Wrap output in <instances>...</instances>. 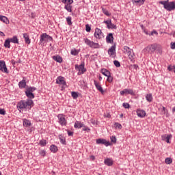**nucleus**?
Masks as SVG:
<instances>
[{
    "label": "nucleus",
    "mask_w": 175,
    "mask_h": 175,
    "mask_svg": "<svg viewBox=\"0 0 175 175\" xmlns=\"http://www.w3.org/2000/svg\"><path fill=\"white\" fill-rule=\"evenodd\" d=\"M33 106V100H32L31 98H28L27 100H21L18 103L16 107L18 110L21 113L22 110H24L25 109L26 110L29 109V110H31L32 107Z\"/></svg>",
    "instance_id": "1"
},
{
    "label": "nucleus",
    "mask_w": 175,
    "mask_h": 175,
    "mask_svg": "<svg viewBox=\"0 0 175 175\" xmlns=\"http://www.w3.org/2000/svg\"><path fill=\"white\" fill-rule=\"evenodd\" d=\"M157 49H158L157 44H149L145 49H143V53H144V54H154Z\"/></svg>",
    "instance_id": "2"
},
{
    "label": "nucleus",
    "mask_w": 175,
    "mask_h": 175,
    "mask_svg": "<svg viewBox=\"0 0 175 175\" xmlns=\"http://www.w3.org/2000/svg\"><path fill=\"white\" fill-rule=\"evenodd\" d=\"M160 3L163 5L164 9L168 10L169 12H172V10H175V3L174 1L168 2V1H161Z\"/></svg>",
    "instance_id": "3"
},
{
    "label": "nucleus",
    "mask_w": 175,
    "mask_h": 175,
    "mask_svg": "<svg viewBox=\"0 0 175 175\" xmlns=\"http://www.w3.org/2000/svg\"><path fill=\"white\" fill-rule=\"evenodd\" d=\"M75 70L78 71V76H81V75H84L85 72H87V68H85L84 62L81 63L80 65L75 64Z\"/></svg>",
    "instance_id": "4"
},
{
    "label": "nucleus",
    "mask_w": 175,
    "mask_h": 175,
    "mask_svg": "<svg viewBox=\"0 0 175 175\" xmlns=\"http://www.w3.org/2000/svg\"><path fill=\"white\" fill-rule=\"evenodd\" d=\"M33 91H36V88L29 87L26 89L25 95L29 99H33L35 98V94H33Z\"/></svg>",
    "instance_id": "5"
},
{
    "label": "nucleus",
    "mask_w": 175,
    "mask_h": 175,
    "mask_svg": "<svg viewBox=\"0 0 175 175\" xmlns=\"http://www.w3.org/2000/svg\"><path fill=\"white\" fill-rule=\"evenodd\" d=\"M85 43L92 49H99L100 45L98 43L94 42L93 41L90 40L88 38L85 39Z\"/></svg>",
    "instance_id": "6"
},
{
    "label": "nucleus",
    "mask_w": 175,
    "mask_h": 175,
    "mask_svg": "<svg viewBox=\"0 0 175 175\" xmlns=\"http://www.w3.org/2000/svg\"><path fill=\"white\" fill-rule=\"evenodd\" d=\"M57 118L59 120L58 122L62 126H66V119H65V116L64 114L57 115Z\"/></svg>",
    "instance_id": "7"
},
{
    "label": "nucleus",
    "mask_w": 175,
    "mask_h": 175,
    "mask_svg": "<svg viewBox=\"0 0 175 175\" xmlns=\"http://www.w3.org/2000/svg\"><path fill=\"white\" fill-rule=\"evenodd\" d=\"M94 36L96 38V39H102L103 38H105V36H103V33L102 32V30H100V29L99 28L95 29Z\"/></svg>",
    "instance_id": "8"
},
{
    "label": "nucleus",
    "mask_w": 175,
    "mask_h": 175,
    "mask_svg": "<svg viewBox=\"0 0 175 175\" xmlns=\"http://www.w3.org/2000/svg\"><path fill=\"white\" fill-rule=\"evenodd\" d=\"M46 39H47L48 40H50L51 42V40H53V37L47 35L46 33H43L40 36V43H43V42H44V40H46Z\"/></svg>",
    "instance_id": "9"
},
{
    "label": "nucleus",
    "mask_w": 175,
    "mask_h": 175,
    "mask_svg": "<svg viewBox=\"0 0 175 175\" xmlns=\"http://www.w3.org/2000/svg\"><path fill=\"white\" fill-rule=\"evenodd\" d=\"M0 70L1 72H3V73H9V70H8V67H6V64L3 60H0Z\"/></svg>",
    "instance_id": "10"
},
{
    "label": "nucleus",
    "mask_w": 175,
    "mask_h": 175,
    "mask_svg": "<svg viewBox=\"0 0 175 175\" xmlns=\"http://www.w3.org/2000/svg\"><path fill=\"white\" fill-rule=\"evenodd\" d=\"M56 84H61L64 87H66V81H65V78L64 77L59 76L56 79Z\"/></svg>",
    "instance_id": "11"
},
{
    "label": "nucleus",
    "mask_w": 175,
    "mask_h": 175,
    "mask_svg": "<svg viewBox=\"0 0 175 175\" xmlns=\"http://www.w3.org/2000/svg\"><path fill=\"white\" fill-rule=\"evenodd\" d=\"M120 95H135V92L132 89H124L120 91Z\"/></svg>",
    "instance_id": "12"
},
{
    "label": "nucleus",
    "mask_w": 175,
    "mask_h": 175,
    "mask_svg": "<svg viewBox=\"0 0 175 175\" xmlns=\"http://www.w3.org/2000/svg\"><path fill=\"white\" fill-rule=\"evenodd\" d=\"M108 54L110 57L114 58V55H116V43L108 49Z\"/></svg>",
    "instance_id": "13"
},
{
    "label": "nucleus",
    "mask_w": 175,
    "mask_h": 175,
    "mask_svg": "<svg viewBox=\"0 0 175 175\" xmlns=\"http://www.w3.org/2000/svg\"><path fill=\"white\" fill-rule=\"evenodd\" d=\"M96 144H104L106 147H108V146H110V142L107 141L105 139H96Z\"/></svg>",
    "instance_id": "14"
},
{
    "label": "nucleus",
    "mask_w": 175,
    "mask_h": 175,
    "mask_svg": "<svg viewBox=\"0 0 175 175\" xmlns=\"http://www.w3.org/2000/svg\"><path fill=\"white\" fill-rule=\"evenodd\" d=\"M106 42L107 43H110L112 44V43H114V37L113 36L112 33H109L107 34L106 37Z\"/></svg>",
    "instance_id": "15"
},
{
    "label": "nucleus",
    "mask_w": 175,
    "mask_h": 175,
    "mask_svg": "<svg viewBox=\"0 0 175 175\" xmlns=\"http://www.w3.org/2000/svg\"><path fill=\"white\" fill-rule=\"evenodd\" d=\"M137 115L139 118H144L146 117V111L140 109H137L136 111Z\"/></svg>",
    "instance_id": "16"
},
{
    "label": "nucleus",
    "mask_w": 175,
    "mask_h": 175,
    "mask_svg": "<svg viewBox=\"0 0 175 175\" xmlns=\"http://www.w3.org/2000/svg\"><path fill=\"white\" fill-rule=\"evenodd\" d=\"M94 85H95L96 90H98V91L101 92V94H103V92H105V91L103 90V88H102V85H100V83L96 81V80H94Z\"/></svg>",
    "instance_id": "17"
},
{
    "label": "nucleus",
    "mask_w": 175,
    "mask_h": 175,
    "mask_svg": "<svg viewBox=\"0 0 175 175\" xmlns=\"http://www.w3.org/2000/svg\"><path fill=\"white\" fill-rule=\"evenodd\" d=\"M131 2L135 5V6H142V5H144L146 0H132Z\"/></svg>",
    "instance_id": "18"
},
{
    "label": "nucleus",
    "mask_w": 175,
    "mask_h": 175,
    "mask_svg": "<svg viewBox=\"0 0 175 175\" xmlns=\"http://www.w3.org/2000/svg\"><path fill=\"white\" fill-rule=\"evenodd\" d=\"M124 54H132V53H133V50L131 49V48H129V46H125L124 47V50H123Z\"/></svg>",
    "instance_id": "19"
},
{
    "label": "nucleus",
    "mask_w": 175,
    "mask_h": 175,
    "mask_svg": "<svg viewBox=\"0 0 175 175\" xmlns=\"http://www.w3.org/2000/svg\"><path fill=\"white\" fill-rule=\"evenodd\" d=\"M23 38L25 39V43H27V44H31V40L29 39V36L27 33H23Z\"/></svg>",
    "instance_id": "20"
},
{
    "label": "nucleus",
    "mask_w": 175,
    "mask_h": 175,
    "mask_svg": "<svg viewBox=\"0 0 175 175\" xmlns=\"http://www.w3.org/2000/svg\"><path fill=\"white\" fill-rule=\"evenodd\" d=\"M104 163L107 166H113V160L111 159H106L104 161Z\"/></svg>",
    "instance_id": "21"
},
{
    "label": "nucleus",
    "mask_w": 175,
    "mask_h": 175,
    "mask_svg": "<svg viewBox=\"0 0 175 175\" xmlns=\"http://www.w3.org/2000/svg\"><path fill=\"white\" fill-rule=\"evenodd\" d=\"M0 21H2L4 24H9V19L5 16L0 15Z\"/></svg>",
    "instance_id": "22"
},
{
    "label": "nucleus",
    "mask_w": 175,
    "mask_h": 175,
    "mask_svg": "<svg viewBox=\"0 0 175 175\" xmlns=\"http://www.w3.org/2000/svg\"><path fill=\"white\" fill-rule=\"evenodd\" d=\"M19 88H25L27 87V82L25 79H23L18 83Z\"/></svg>",
    "instance_id": "23"
},
{
    "label": "nucleus",
    "mask_w": 175,
    "mask_h": 175,
    "mask_svg": "<svg viewBox=\"0 0 175 175\" xmlns=\"http://www.w3.org/2000/svg\"><path fill=\"white\" fill-rule=\"evenodd\" d=\"M100 72L102 73V75H103L104 76H106V77H107V76H109V75H111L110 71H109L106 68H102L100 70Z\"/></svg>",
    "instance_id": "24"
},
{
    "label": "nucleus",
    "mask_w": 175,
    "mask_h": 175,
    "mask_svg": "<svg viewBox=\"0 0 175 175\" xmlns=\"http://www.w3.org/2000/svg\"><path fill=\"white\" fill-rule=\"evenodd\" d=\"M82 126H84V123L79 121L75 122L74 128H78V129H80Z\"/></svg>",
    "instance_id": "25"
},
{
    "label": "nucleus",
    "mask_w": 175,
    "mask_h": 175,
    "mask_svg": "<svg viewBox=\"0 0 175 175\" xmlns=\"http://www.w3.org/2000/svg\"><path fill=\"white\" fill-rule=\"evenodd\" d=\"M53 59L56 61V62H59V64L62 62V57L59 55L53 56Z\"/></svg>",
    "instance_id": "26"
},
{
    "label": "nucleus",
    "mask_w": 175,
    "mask_h": 175,
    "mask_svg": "<svg viewBox=\"0 0 175 175\" xmlns=\"http://www.w3.org/2000/svg\"><path fill=\"white\" fill-rule=\"evenodd\" d=\"M59 139L60 140V143L62 144H64V146H66V139L62 135H59Z\"/></svg>",
    "instance_id": "27"
},
{
    "label": "nucleus",
    "mask_w": 175,
    "mask_h": 175,
    "mask_svg": "<svg viewBox=\"0 0 175 175\" xmlns=\"http://www.w3.org/2000/svg\"><path fill=\"white\" fill-rule=\"evenodd\" d=\"M9 40L11 43L18 44V38H17V36H13L12 38H9Z\"/></svg>",
    "instance_id": "28"
},
{
    "label": "nucleus",
    "mask_w": 175,
    "mask_h": 175,
    "mask_svg": "<svg viewBox=\"0 0 175 175\" xmlns=\"http://www.w3.org/2000/svg\"><path fill=\"white\" fill-rule=\"evenodd\" d=\"M165 137L166 139V143H170V139H172V135H162V139L163 140H165Z\"/></svg>",
    "instance_id": "29"
},
{
    "label": "nucleus",
    "mask_w": 175,
    "mask_h": 175,
    "mask_svg": "<svg viewBox=\"0 0 175 175\" xmlns=\"http://www.w3.org/2000/svg\"><path fill=\"white\" fill-rule=\"evenodd\" d=\"M10 40L8 38L7 40H5L4 42V47H5V49H10Z\"/></svg>",
    "instance_id": "30"
},
{
    "label": "nucleus",
    "mask_w": 175,
    "mask_h": 175,
    "mask_svg": "<svg viewBox=\"0 0 175 175\" xmlns=\"http://www.w3.org/2000/svg\"><path fill=\"white\" fill-rule=\"evenodd\" d=\"M50 150H51V152L55 153V152H57V151H58V147H57V146H55V145H51L50 146Z\"/></svg>",
    "instance_id": "31"
},
{
    "label": "nucleus",
    "mask_w": 175,
    "mask_h": 175,
    "mask_svg": "<svg viewBox=\"0 0 175 175\" xmlns=\"http://www.w3.org/2000/svg\"><path fill=\"white\" fill-rule=\"evenodd\" d=\"M23 126H25L26 128H28V126H31V121L25 119L23 120Z\"/></svg>",
    "instance_id": "32"
},
{
    "label": "nucleus",
    "mask_w": 175,
    "mask_h": 175,
    "mask_svg": "<svg viewBox=\"0 0 175 175\" xmlns=\"http://www.w3.org/2000/svg\"><path fill=\"white\" fill-rule=\"evenodd\" d=\"M108 29H117V25L113 24L111 22L109 25H107Z\"/></svg>",
    "instance_id": "33"
},
{
    "label": "nucleus",
    "mask_w": 175,
    "mask_h": 175,
    "mask_svg": "<svg viewBox=\"0 0 175 175\" xmlns=\"http://www.w3.org/2000/svg\"><path fill=\"white\" fill-rule=\"evenodd\" d=\"M64 9H66V10H67V12L72 13V5H71L66 4L64 6Z\"/></svg>",
    "instance_id": "34"
},
{
    "label": "nucleus",
    "mask_w": 175,
    "mask_h": 175,
    "mask_svg": "<svg viewBox=\"0 0 175 175\" xmlns=\"http://www.w3.org/2000/svg\"><path fill=\"white\" fill-rule=\"evenodd\" d=\"M146 99L148 102H152V94H146Z\"/></svg>",
    "instance_id": "35"
},
{
    "label": "nucleus",
    "mask_w": 175,
    "mask_h": 175,
    "mask_svg": "<svg viewBox=\"0 0 175 175\" xmlns=\"http://www.w3.org/2000/svg\"><path fill=\"white\" fill-rule=\"evenodd\" d=\"M62 2L66 5H72V3H73V0H62Z\"/></svg>",
    "instance_id": "36"
},
{
    "label": "nucleus",
    "mask_w": 175,
    "mask_h": 175,
    "mask_svg": "<svg viewBox=\"0 0 175 175\" xmlns=\"http://www.w3.org/2000/svg\"><path fill=\"white\" fill-rule=\"evenodd\" d=\"M172 162H173V159H172V158L167 157V158L165 159V163L167 165H170V163H172Z\"/></svg>",
    "instance_id": "37"
},
{
    "label": "nucleus",
    "mask_w": 175,
    "mask_h": 175,
    "mask_svg": "<svg viewBox=\"0 0 175 175\" xmlns=\"http://www.w3.org/2000/svg\"><path fill=\"white\" fill-rule=\"evenodd\" d=\"M71 96L73 98V99H76L77 98H79V94L76 92H72Z\"/></svg>",
    "instance_id": "38"
},
{
    "label": "nucleus",
    "mask_w": 175,
    "mask_h": 175,
    "mask_svg": "<svg viewBox=\"0 0 175 175\" xmlns=\"http://www.w3.org/2000/svg\"><path fill=\"white\" fill-rule=\"evenodd\" d=\"M40 144L42 147H44V146H46V144H47V141H46V139H42L40 141Z\"/></svg>",
    "instance_id": "39"
},
{
    "label": "nucleus",
    "mask_w": 175,
    "mask_h": 175,
    "mask_svg": "<svg viewBox=\"0 0 175 175\" xmlns=\"http://www.w3.org/2000/svg\"><path fill=\"white\" fill-rule=\"evenodd\" d=\"M67 24L68 25H72V17L68 16L66 18Z\"/></svg>",
    "instance_id": "40"
},
{
    "label": "nucleus",
    "mask_w": 175,
    "mask_h": 175,
    "mask_svg": "<svg viewBox=\"0 0 175 175\" xmlns=\"http://www.w3.org/2000/svg\"><path fill=\"white\" fill-rule=\"evenodd\" d=\"M70 53L72 55H77L79 54V51L76 49H72Z\"/></svg>",
    "instance_id": "41"
},
{
    "label": "nucleus",
    "mask_w": 175,
    "mask_h": 175,
    "mask_svg": "<svg viewBox=\"0 0 175 175\" xmlns=\"http://www.w3.org/2000/svg\"><path fill=\"white\" fill-rule=\"evenodd\" d=\"M114 127L118 128V129H121L122 128V125H121V124H120L118 122H116L114 124Z\"/></svg>",
    "instance_id": "42"
},
{
    "label": "nucleus",
    "mask_w": 175,
    "mask_h": 175,
    "mask_svg": "<svg viewBox=\"0 0 175 175\" xmlns=\"http://www.w3.org/2000/svg\"><path fill=\"white\" fill-rule=\"evenodd\" d=\"M113 64L115 66H116V68H120V66H121V64H120V62H118V60H114Z\"/></svg>",
    "instance_id": "43"
},
{
    "label": "nucleus",
    "mask_w": 175,
    "mask_h": 175,
    "mask_svg": "<svg viewBox=\"0 0 175 175\" xmlns=\"http://www.w3.org/2000/svg\"><path fill=\"white\" fill-rule=\"evenodd\" d=\"M107 77V81L109 83H111V81H113V77H111V74H109V75H108Z\"/></svg>",
    "instance_id": "44"
},
{
    "label": "nucleus",
    "mask_w": 175,
    "mask_h": 175,
    "mask_svg": "<svg viewBox=\"0 0 175 175\" xmlns=\"http://www.w3.org/2000/svg\"><path fill=\"white\" fill-rule=\"evenodd\" d=\"M129 58L130 59V61H133L134 59V57H135V53H129Z\"/></svg>",
    "instance_id": "45"
},
{
    "label": "nucleus",
    "mask_w": 175,
    "mask_h": 175,
    "mask_svg": "<svg viewBox=\"0 0 175 175\" xmlns=\"http://www.w3.org/2000/svg\"><path fill=\"white\" fill-rule=\"evenodd\" d=\"M102 11L104 13V14H105V16H110V14L109 13V11L103 8Z\"/></svg>",
    "instance_id": "46"
},
{
    "label": "nucleus",
    "mask_w": 175,
    "mask_h": 175,
    "mask_svg": "<svg viewBox=\"0 0 175 175\" xmlns=\"http://www.w3.org/2000/svg\"><path fill=\"white\" fill-rule=\"evenodd\" d=\"M122 106L124 107V109H129V107H131V105H129V103H124Z\"/></svg>",
    "instance_id": "47"
},
{
    "label": "nucleus",
    "mask_w": 175,
    "mask_h": 175,
    "mask_svg": "<svg viewBox=\"0 0 175 175\" xmlns=\"http://www.w3.org/2000/svg\"><path fill=\"white\" fill-rule=\"evenodd\" d=\"M82 128H83L82 131H87L88 132H90V131H91V129L88 128V126H85L84 124H83V126H82Z\"/></svg>",
    "instance_id": "48"
},
{
    "label": "nucleus",
    "mask_w": 175,
    "mask_h": 175,
    "mask_svg": "<svg viewBox=\"0 0 175 175\" xmlns=\"http://www.w3.org/2000/svg\"><path fill=\"white\" fill-rule=\"evenodd\" d=\"M111 143H117V138L116 137V136L111 137Z\"/></svg>",
    "instance_id": "49"
},
{
    "label": "nucleus",
    "mask_w": 175,
    "mask_h": 175,
    "mask_svg": "<svg viewBox=\"0 0 175 175\" xmlns=\"http://www.w3.org/2000/svg\"><path fill=\"white\" fill-rule=\"evenodd\" d=\"M85 31L86 32H91V27H90V25H85Z\"/></svg>",
    "instance_id": "50"
},
{
    "label": "nucleus",
    "mask_w": 175,
    "mask_h": 175,
    "mask_svg": "<svg viewBox=\"0 0 175 175\" xmlns=\"http://www.w3.org/2000/svg\"><path fill=\"white\" fill-rule=\"evenodd\" d=\"M0 114L1 116H5V114H6V111L5 110V109L0 108Z\"/></svg>",
    "instance_id": "51"
},
{
    "label": "nucleus",
    "mask_w": 175,
    "mask_h": 175,
    "mask_svg": "<svg viewBox=\"0 0 175 175\" xmlns=\"http://www.w3.org/2000/svg\"><path fill=\"white\" fill-rule=\"evenodd\" d=\"M174 69H175V66H168L167 67V70L170 72H172V70H174Z\"/></svg>",
    "instance_id": "52"
},
{
    "label": "nucleus",
    "mask_w": 175,
    "mask_h": 175,
    "mask_svg": "<svg viewBox=\"0 0 175 175\" xmlns=\"http://www.w3.org/2000/svg\"><path fill=\"white\" fill-rule=\"evenodd\" d=\"M40 155L41 157H44V155H46V150H41V151H40Z\"/></svg>",
    "instance_id": "53"
},
{
    "label": "nucleus",
    "mask_w": 175,
    "mask_h": 175,
    "mask_svg": "<svg viewBox=\"0 0 175 175\" xmlns=\"http://www.w3.org/2000/svg\"><path fill=\"white\" fill-rule=\"evenodd\" d=\"M111 23V20H107L104 21V23L107 24V25H109Z\"/></svg>",
    "instance_id": "54"
},
{
    "label": "nucleus",
    "mask_w": 175,
    "mask_h": 175,
    "mask_svg": "<svg viewBox=\"0 0 175 175\" xmlns=\"http://www.w3.org/2000/svg\"><path fill=\"white\" fill-rule=\"evenodd\" d=\"M171 49L172 50L175 49V42H171Z\"/></svg>",
    "instance_id": "55"
},
{
    "label": "nucleus",
    "mask_w": 175,
    "mask_h": 175,
    "mask_svg": "<svg viewBox=\"0 0 175 175\" xmlns=\"http://www.w3.org/2000/svg\"><path fill=\"white\" fill-rule=\"evenodd\" d=\"M67 132L68 136H73V131H68Z\"/></svg>",
    "instance_id": "56"
},
{
    "label": "nucleus",
    "mask_w": 175,
    "mask_h": 175,
    "mask_svg": "<svg viewBox=\"0 0 175 175\" xmlns=\"http://www.w3.org/2000/svg\"><path fill=\"white\" fill-rule=\"evenodd\" d=\"M154 33L155 34V35H158V32L157 31H155V30H153L152 32H151V33H150V35H154Z\"/></svg>",
    "instance_id": "57"
},
{
    "label": "nucleus",
    "mask_w": 175,
    "mask_h": 175,
    "mask_svg": "<svg viewBox=\"0 0 175 175\" xmlns=\"http://www.w3.org/2000/svg\"><path fill=\"white\" fill-rule=\"evenodd\" d=\"M163 114H166V111H167V110H166V108L165 107H163V110H162Z\"/></svg>",
    "instance_id": "58"
},
{
    "label": "nucleus",
    "mask_w": 175,
    "mask_h": 175,
    "mask_svg": "<svg viewBox=\"0 0 175 175\" xmlns=\"http://www.w3.org/2000/svg\"><path fill=\"white\" fill-rule=\"evenodd\" d=\"M133 66V68H134L135 69H137V68H139V66H137V65H136V64H134Z\"/></svg>",
    "instance_id": "59"
},
{
    "label": "nucleus",
    "mask_w": 175,
    "mask_h": 175,
    "mask_svg": "<svg viewBox=\"0 0 175 175\" xmlns=\"http://www.w3.org/2000/svg\"><path fill=\"white\" fill-rule=\"evenodd\" d=\"M0 36H5V33L2 31H0Z\"/></svg>",
    "instance_id": "60"
},
{
    "label": "nucleus",
    "mask_w": 175,
    "mask_h": 175,
    "mask_svg": "<svg viewBox=\"0 0 175 175\" xmlns=\"http://www.w3.org/2000/svg\"><path fill=\"white\" fill-rule=\"evenodd\" d=\"M31 18H33L35 17V14L31 13Z\"/></svg>",
    "instance_id": "61"
},
{
    "label": "nucleus",
    "mask_w": 175,
    "mask_h": 175,
    "mask_svg": "<svg viewBox=\"0 0 175 175\" xmlns=\"http://www.w3.org/2000/svg\"><path fill=\"white\" fill-rule=\"evenodd\" d=\"M91 158H92V161L95 160V156H91Z\"/></svg>",
    "instance_id": "62"
},
{
    "label": "nucleus",
    "mask_w": 175,
    "mask_h": 175,
    "mask_svg": "<svg viewBox=\"0 0 175 175\" xmlns=\"http://www.w3.org/2000/svg\"><path fill=\"white\" fill-rule=\"evenodd\" d=\"M172 111H173V113H174V111H175V106L173 107Z\"/></svg>",
    "instance_id": "63"
},
{
    "label": "nucleus",
    "mask_w": 175,
    "mask_h": 175,
    "mask_svg": "<svg viewBox=\"0 0 175 175\" xmlns=\"http://www.w3.org/2000/svg\"><path fill=\"white\" fill-rule=\"evenodd\" d=\"M98 80H100V81L102 80V77L100 76H99Z\"/></svg>",
    "instance_id": "64"
}]
</instances>
